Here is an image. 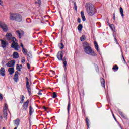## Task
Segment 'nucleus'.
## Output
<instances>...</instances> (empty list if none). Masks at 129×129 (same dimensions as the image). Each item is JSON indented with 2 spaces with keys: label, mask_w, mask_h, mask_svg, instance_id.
Instances as JSON below:
<instances>
[{
  "label": "nucleus",
  "mask_w": 129,
  "mask_h": 129,
  "mask_svg": "<svg viewBox=\"0 0 129 129\" xmlns=\"http://www.w3.org/2000/svg\"><path fill=\"white\" fill-rule=\"evenodd\" d=\"M83 48L84 51L86 54L90 55V56H96V53L94 50L91 49V47L89 46V44L87 42H84Z\"/></svg>",
  "instance_id": "nucleus-1"
},
{
  "label": "nucleus",
  "mask_w": 129,
  "mask_h": 129,
  "mask_svg": "<svg viewBox=\"0 0 129 129\" xmlns=\"http://www.w3.org/2000/svg\"><path fill=\"white\" fill-rule=\"evenodd\" d=\"M6 37L7 40H10L12 39V43L11 44V48H13L15 50H18L19 49V45L17 42V39L15 37H12V34L11 33H7L6 35Z\"/></svg>",
  "instance_id": "nucleus-2"
},
{
  "label": "nucleus",
  "mask_w": 129,
  "mask_h": 129,
  "mask_svg": "<svg viewBox=\"0 0 129 129\" xmlns=\"http://www.w3.org/2000/svg\"><path fill=\"white\" fill-rule=\"evenodd\" d=\"M86 10L89 16H93L95 14L94 6L91 3H87L86 5Z\"/></svg>",
  "instance_id": "nucleus-3"
},
{
  "label": "nucleus",
  "mask_w": 129,
  "mask_h": 129,
  "mask_svg": "<svg viewBox=\"0 0 129 129\" xmlns=\"http://www.w3.org/2000/svg\"><path fill=\"white\" fill-rule=\"evenodd\" d=\"M65 51H59L57 54V58L59 61H63V56Z\"/></svg>",
  "instance_id": "nucleus-4"
},
{
  "label": "nucleus",
  "mask_w": 129,
  "mask_h": 129,
  "mask_svg": "<svg viewBox=\"0 0 129 129\" xmlns=\"http://www.w3.org/2000/svg\"><path fill=\"white\" fill-rule=\"evenodd\" d=\"M26 88L27 89V91L28 92V93L29 95H31L32 94V93L31 92V86H30V83H29V79L28 78H26Z\"/></svg>",
  "instance_id": "nucleus-5"
},
{
  "label": "nucleus",
  "mask_w": 129,
  "mask_h": 129,
  "mask_svg": "<svg viewBox=\"0 0 129 129\" xmlns=\"http://www.w3.org/2000/svg\"><path fill=\"white\" fill-rule=\"evenodd\" d=\"M115 42L116 43L117 45H118L119 47L120 48L121 56L123 61V62L124 63V64H126V61H125V59H124V57L123 56V52H122V49H121V46H120V45H119V43H118V42L117 41V39H116V38H115Z\"/></svg>",
  "instance_id": "nucleus-6"
},
{
  "label": "nucleus",
  "mask_w": 129,
  "mask_h": 129,
  "mask_svg": "<svg viewBox=\"0 0 129 129\" xmlns=\"http://www.w3.org/2000/svg\"><path fill=\"white\" fill-rule=\"evenodd\" d=\"M3 115L4 117H7L8 115V104H5L3 108Z\"/></svg>",
  "instance_id": "nucleus-7"
},
{
  "label": "nucleus",
  "mask_w": 129,
  "mask_h": 129,
  "mask_svg": "<svg viewBox=\"0 0 129 129\" xmlns=\"http://www.w3.org/2000/svg\"><path fill=\"white\" fill-rule=\"evenodd\" d=\"M0 27L2 28L4 32H7L8 31V26L7 24L4 22H0Z\"/></svg>",
  "instance_id": "nucleus-8"
},
{
  "label": "nucleus",
  "mask_w": 129,
  "mask_h": 129,
  "mask_svg": "<svg viewBox=\"0 0 129 129\" xmlns=\"http://www.w3.org/2000/svg\"><path fill=\"white\" fill-rule=\"evenodd\" d=\"M22 20H23V17H22V15L19 13H16V16L15 17V20L16 22H22Z\"/></svg>",
  "instance_id": "nucleus-9"
},
{
  "label": "nucleus",
  "mask_w": 129,
  "mask_h": 129,
  "mask_svg": "<svg viewBox=\"0 0 129 129\" xmlns=\"http://www.w3.org/2000/svg\"><path fill=\"white\" fill-rule=\"evenodd\" d=\"M16 15H17V13H9L10 20H11V21H15L16 19Z\"/></svg>",
  "instance_id": "nucleus-10"
},
{
  "label": "nucleus",
  "mask_w": 129,
  "mask_h": 129,
  "mask_svg": "<svg viewBox=\"0 0 129 129\" xmlns=\"http://www.w3.org/2000/svg\"><path fill=\"white\" fill-rule=\"evenodd\" d=\"M15 63H16V61H15L14 60H11L8 62L7 63H6V66L7 67H13V66H15Z\"/></svg>",
  "instance_id": "nucleus-11"
},
{
  "label": "nucleus",
  "mask_w": 129,
  "mask_h": 129,
  "mask_svg": "<svg viewBox=\"0 0 129 129\" xmlns=\"http://www.w3.org/2000/svg\"><path fill=\"white\" fill-rule=\"evenodd\" d=\"M29 106V100H27L25 102H24L23 105V110H27L28 107Z\"/></svg>",
  "instance_id": "nucleus-12"
},
{
  "label": "nucleus",
  "mask_w": 129,
  "mask_h": 129,
  "mask_svg": "<svg viewBox=\"0 0 129 129\" xmlns=\"http://www.w3.org/2000/svg\"><path fill=\"white\" fill-rule=\"evenodd\" d=\"M13 79L15 82H18V80H19V72H15Z\"/></svg>",
  "instance_id": "nucleus-13"
},
{
  "label": "nucleus",
  "mask_w": 129,
  "mask_h": 129,
  "mask_svg": "<svg viewBox=\"0 0 129 129\" xmlns=\"http://www.w3.org/2000/svg\"><path fill=\"white\" fill-rule=\"evenodd\" d=\"M16 33H18L19 37V39H21V38L22 37V36H24V31H22V30H17L16 31Z\"/></svg>",
  "instance_id": "nucleus-14"
},
{
  "label": "nucleus",
  "mask_w": 129,
  "mask_h": 129,
  "mask_svg": "<svg viewBox=\"0 0 129 129\" xmlns=\"http://www.w3.org/2000/svg\"><path fill=\"white\" fill-rule=\"evenodd\" d=\"M0 74L2 76H5V75H6V71L5 70V68H1Z\"/></svg>",
  "instance_id": "nucleus-15"
},
{
  "label": "nucleus",
  "mask_w": 129,
  "mask_h": 129,
  "mask_svg": "<svg viewBox=\"0 0 129 129\" xmlns=\"http://www.w3.org/2000/svg\"><path fill=\"white\" fill-rule=\"evenodd\" d=\"M1 44L3 48H6V47H7V45H8V42H7V41L1 40Z\"/></svg>",
  "instance_id": "nucleus-16"
},
{
  "label": "nucleus",
  "mask_w": 129,
  "mask_h": 129,
  "mask_svg": "<svg viewBox=\"0 0 129 129\" xmlns=\"http://www.w3.org/2000/svg\"><path fill=\"white\" fill-rule=\"evenodd\" d=\"M8 72H9V74L12 75V74L15 73V69H14V68H10L8 69Z\"/></svg>",
  "instance_id": "nucleus-17"
},
{
  "label": "nucleus",
  "mask_w": 129,
  "mask_h": 129,
  "mask_svg": "<svg viewBox=\"0 0 129 129\" xmlns=\"http://www.w3.org/2000/svg\"><path fill=\"white\" fill-rule=\"evenodd\" d=\"M20 122H21V121L19 119H16L14 120V124L17 125V127L20 125Z\"/></svg>",
  "instance_id": "nucleus-18"
},
{
  "label": "nucleus",
  "mask_w": 129,
  "mask_h": 129,
  "mask_svg": "<svg viewBox=\"0 0 129 129\" xmlns=\"http://www.w3.org/2000/svg\"><path fill=\"white\" fill-rule=\"evenodd\" d=\"M13 58L14 59H18L19 58V53L17 52H14L13 53Z\"/></svg>",
  "instance_id": "nucleus-19"
},
{
  "label": "nucleus",
  "mask_w": 129,
  "mask_h": 129,
  "mask_svg": "<svg viewBox=\"0 0 129 129\" xmlns=\"http://www.w3.org/2000/svg\"><path fill=\"white\" fill-rule=\"evenodd\" d=\"M94 44L95 45V49L97 50V52H99V49H98V44H97V42L96 41H94Z\"/></svg>",
  "instance_id": "nucleus-20"
},
{
  "label": "nucleus",
  "mask_w": 129,
  "mask_h": 129,
  "mask_svg": "<svg viewBox=\"0 0 129 129\" xmlns=\"http://www.w3.org/2000/svg\"><path fill=\"white\" fill-rule=\"evenodd\" d=\"M81 17H82V21H86V19L85 18V16H84V12H83V11H82L81 12Z\"/></svg>",
  "instance_id": "nucleus-21"
},
{
  "label": "nucleus",
  "mask_w": 129,
  "mask_h": 129,
  "mask_svg": "<svg viewBox=\"0 0 129 129\" xmlns=\"http://www.w3.org/2000/svg\"><path fill=\"white\" fill-rule=\"evenodd\" d=\"M101 83L102 84V86H103V87L105 88V81H104V79H103V78H102L101 79Z\"/></svg>",
  "instance_id": "nucleus-22"
},
{
  "label": "nucleus",
  "mask_w": 129,
  "mask_h": 129,
  "mask_svg": "<svg viewBox=\"0 0 129 129\" xmlns=\"http://www.w3.org/2000/svg\"><path fill=\"white\" fill-rule=\"evenodd\" d=\"M109 26L110 27V28H111L112 31H113V32H115V29L114 28V25L113 24H111L110 23H109Z\"/></svg>",
  "instance_id": "nucleus-23"
},
{
  "label": "nucleus",
  "mask_w": 129,
  "mask_h": 129,
  "mask_svg": "<svg viewBox=\"0 0 129 129\" xmlns=\"http://www.w3.org/2000/svg\"><path fill=\"white\" fill-rule=\"evenodd\" d=\"M22 68H23V66H22V64H21L20 66H19V64L17 65L16 70L17 71H21V69Z\"/></svg>",
  "instance_id": "nucleus-24"
},
{
  "label": "nucleus",
  "mask_w": 129,
  "mask_h": 129,
  "mask_svg": "<svg viewBox=\"0 0 129 129\" xmlns=\"http://www.w3.org/2000/svg\"><path fill=\"white\" fill-rule=\"evenodd\" d=\"M120 13L121 14V17L123 18L124 17V14H123V9L122 7H120Z\"/></svg>",
  "instance_id": "nucleus-25"
},
{
  "label": "nucleus",
  "mask_w": 129,
  "mask_h": 129,
  "mask_svg": "<svg viewBox=\"0 0 129 129\" xmlns=\"http://www.w3.org/2000/svg\"><path fill=\"white\" fill-rule=\"evenodd\" d=\"M82 28H83V26H82V25L80 24L78 26V31H81L82 30Z\"/></svg>",
  "instance_id": "nucleus-26"
},
{
  "label": "nucleus",
  "mask_w": 129,
  "mask_h": 129,
  "mask_svg": "<svg viewBox=\"0 0 129 129\" xmlns=\"http://www.w3.org/2000/svg\"><path fill=\"white\" fill-rule=\"evenodd\" d=\"M30 111H29V114L30 115H32V114L33 113L34 110L32 109V107H30Z\"/></svg>",
  "instance_id": "nucleus-27"
},
{
  "label": "nucleus",
  "mask_w": 129,
  "mask_h": 129,
  "mask_svg": "<svg viewBox=\"0 0 129 129\" xmlns=\"http://www.w3.org/2000/svg\"><path fill=\"white\" fill-rule=\"evenodd\" d=\"M25 100V96H24V95L22 96V98L21 99V101H20V103H24V101Z\"/></svg>",
  "instance_id": "nucleus-28"
},
{
  "label": "nucleus",
  "mask_w": 129,
  "mask_h": 129,
  "mask_svg": "<svg viewBox=\"0 0 129 129\" xmlns=\"http://www.w3.org/2000/svg\"><path fill=\"white\" fill-rule=\"evenodd\" d=\"M86 39V37L85 35H83L82 37H80V40L82 42H83Z\"/></svg>",
  "instance_id": "nucleus-29"
},
{
  "label": "nucleus",
  "mask_w": 129,
  "mask_h": 129,
  "mask_svg": "<svg viewBox=\"0 0 129 129\" xmlns=\"http://www.w3.org/2000/svg\"><path fill=\"white\" fill-rule=\"evenodd\" d=\"M118 111L121 116H122V117H124V115H123V113H122V112H121L120 110H118Z\"/></svg>",
  "instance_id": "nucleus-30"
},
{
  "label": "nucleus",
  "mask_w": 129,
  "mask_h": 129,
  "mask_svg": "<svg viewBox=\"0 0 129 129\" xmlns=\"http://www.w3.org/2000/svg\"><path fill=\"white\" fill-rule=\"evenodd\" d=\"M86 121L87 125L88 128H89V119H88V118H86Z\"/></svg>",
  "instance_id": "nucleus-31"
},
{
  "label": "nucleus",
  "mask_w": 129,
  "mask_h": 129,
  "mask_svg": "<svg viewBox=\"0 0 129 129\" xmlns=\"http://www.w3.org/2000/svg\"><path fill=\"white\" fill-rule=\"evenodd\" d=\"M70 110V101H69L68 105V112L69 113V111Z\"/></svg>",
  "instance_id": "nucleus-32"
},
{
  "label": "nucleus",
  "mask_w": 129,
  "mask_h": 129,
  "mask_svg": "<svg viewBox=\"0 0 129 129\" xmlns=\"http://www.w3.org/2000/svg\"><path fill=\"white\" fill-rule=\"evenodd\" d=\"M113 69L114 70H116V71H117V70H118V67H117V65H115L113 67Z\"/></svg>",
  "instance_id": "nucleus-33"
},
{
  "label": "nucleus",
  "mask_w": 129,
  "mask_h": 129,
  "mask_svg": "<svg viewBox=\"0 0 129 129\" xmlns=\"http://www.w3.org/2000/svg\"><path fill=\"white\" fill-rule=\"evenodd\" d=\"M36 5H38V6H41V0H38L37 2H35Z\"/></svg>",
  "instance_id": "nucleus-34"
},
{
  "label": "nucleus",
  "mask_w": 129,
  "mask_h": 129,
  "mask_svg": "<svg viewBox=\"0 0 129 129\" xmlns=\"http://www.w3.org/2000/svg\"><path fill=\"white\" fill-rule=\"evenodd\" d=\"M62 61H64L63 65L64 66V69L66 70V69H67V68H66V66L67 65V61H66V60H63Z\"/></svg>",
  "instance_id": "nucleus-35"
},
{
  "label": "nucleus",
  "mask_w": 129,
  "mask_h": 129,
  "mask_svg": "<svg viewBox=\"0 0 129 129\" xmlns=\"http://www.w3.org/2000/svg\"><path fill=\"white\" fill-rule=\"evenodd\" d=\"M59 47L60 49H64V45H63V43H60L59 44Z\"/></svg>",
  "instance_id": "nucleus-36"
},
{
  "label": "nucleus",
  "mask_w": 129,
  "mask_h": 129,
  "mask_svg": "<svg viewBox=\"0 0 129 129\" xmlns=\"http://www.w3.org/2000/svg\"><path fill=\"white\" fill-rule=\"evenodd\" d=\"M22 52L23 53L25 54V55H27V53H28L27 51L25 49L24 47L22 48Z\"/></svg>",
  "instance_id": "nucleus-37"
},
{
  "label": "nucleus",
  "mask_w": 129,
  "mask_h": 129,
  "mask_svg": "<svg viewBox=\"0 0 129 129\" xmlns=\"http://www.w3.org/2000/svg\"><path fill=\"white\" fill-rule=\"evenodd\" d=\"M6 63H7V60L6 59H4L3 60H2V64L3 66H5V64H6Z\"/></svg>",
  "instance_id": "nucleus-38"
},
{
  "label": "nucleus",
  "mask_w": 129,
  "mask_h": 129,
  "mask_svg": "<svg viewBox=\"0 0 129 129\" xmlns=\"http://www.w3.org/2000/svg\"><path fill=\"white\" fill-rule=\"evenodd\" d=\"M52 97L53 98H56V97H57V94H56V92H53Z\"/></svg>",
  "instance_id": "nucleus-39"
},
{
  "label": "nucleus",
  "mask_w": 129,
  "mask_h": 129,
  "mask_svg": "<svg viewBox=\"0 0 129 129\" xmlns=\"http://www.w3.org/2000/svg\"><path fill=\"white\" fill-rule=\"evenodd\" d=\"M27 55L30 58L32 57V52H28Z\"/></svg>",
  "instance_id": "nucleus-40"
},
{
  "label": "nucleus",
  "mask_w": 129,
  "mask_h": 129,
  "mask_svg": "<svg viewBox=\"0 0 129 129\" xmlns=\"http://www.w3.org/2000/svg\"><path fill=\"white\" fill-rule=\"evenodd\" d=\"M74 9L76 11H77V6H76V3H74Z\"/></svg>",
  "instance_id": "nucleus-41"
},
{
  "label": "nucleus",
  "mask_w": 129,
  "mask_h": 129,
  "mask_svg": "<svg viewBox=\"0 0 129 129\" xmlns=\"http://www.w3.org/2000/svg\"><path fill=\"white\" fill-rule=\"evenodd\" d=\"M0 100H3V95L0 94Z\"/></svg>",
  "instance_id": "nucleus-42"
},
{
  "label": "nucleus",
  "mask_w": 129,
  "mask_h": 129,
  "mask_svg": "<svg viewBox=\"0 0 129 129\" xmlns=\"http://www.w3.org/2000/svg\"><path fill=\"white\" fill-rule=\"evenodd\" d=\"M3 2L2 1V0H1V1H0V6H2L3 7V6H4L3 5Z\"/></svg>",
  "instance_id": "nucleus-43"
},
{
  "label": "nucleus",
  "mask_w": 129,
  "mask_h": 129,
  "mask_svg": "<svg viewBox=\"0 0 129 129\" xmlns=\"http://www.w3.org/2000/svg\"><path fill=\"white\" fill-rule=\"evenodd\" d=\"M38 95H42V93L41 92V91H39L38 93Z\"/></svg>",
  "instance_id": "nucleus-44"
},
{
  "label": "nucleus",
  "mask_w": 129,
  "mask_h": 129,
  "mask_svg": "<svg viewBox=\"0 0 129 129\" xmlns=\"http://www.w3.org/2000/svg\"><path fill=\"white\" fill-rule=\"evenodd\" d=\"M27 68H28V69H30V63H27Z\"/></svg>",
  "instance_id": "nucleus-45"
},
{
  "label": "nucleus",
  "mask_w": 129,
  "mask_h": 129,
  "mask_svg": "<svg viewBox=\"0 0 129 129\" xmlns=\"http://www.w3.org/2000/svg\"><path fill=\"white\" fill-rule=\"evenodd\" d=\"M78 22L79 23H81V19H80V18H78Z\"/></svg>",
  "instance_id": "nucleus-46"
},
{
  "label": "nucleus",
  "mask_w": 129,
  "mask_h": 129,
  "mask_svg": "<svg viewBox=\"0 0 129 129\" xmlns=\"http://www.w3.org/2000/svg\"><path fill=\"white\" fill-rule=\"evenodd\" d=\"M25 59H22V60H21V62H22V63H24V62H25Z\"/></svg>",
  "instance_id": "nucleus-47"
},
{
  "label": "nucleus",
  "mask_w": 129,
  "mask_h": 129,
  "mask_svg": "<svg viewBox=\"0 0 129 129\" xmlns=\"http://www.w3.org/2000/svg\"><path fill=\"white\" fill-rule=\"evenodd\" d=\"M113 20L115 21V15L114 14L113 17Z\"/></svg>",
  "instance_id": "nucleus-48"
},
{
  "label": "nucleus",
  "mask_w": 129,
  "mask_h": 129,
  "mask_svg": "<svg viewBox=\"0 0 129 129\" xmlns=\"http://www.w3.org/2000/svg\"><path fill=\"white\" fill-rule=\"evenodd\" d=\"M113 118L115 119V120H116V118H115V116H114V114H113Z\"/></svg>",
  "instance_id": "nucleus-49"
},
{
  "label": "nucleus",
  "mask_w": 129,
  "mask_h": 129,
  "mask_svg": "<svg viewBox=\"0 0 129 129\" xmlns=\"http://www.w3.org/2000/svg\"><path fill=\"white\" fill-rule=\"evenodd\" d=\"M21 46L22 47V49L23 48H24V45H23V43L21 44Z\"/></svg>",
  "instance_id": "nucleus-50"
},
{
  "label": "nucleus",
  "mask_w": 129,
  "mask_h": 129,
  "mask_svg": "<svg viewBox=\"0 0 129 129\" xmlns=\"http://www.w3.org/2000/svg\"><path fill=\"white\" fill-rule=\"evenodd\" d=\"M107 23H108V24H109V20H107Z\"/></svg>",
  "instance_id": "nucleus-51"
},
{
  "label": "nucleus",
  "mask_w": 129,
  "mask_h": 129,
  "mask_svg": "<svg viewBox=\"0 0 129 129\" xmlns=\"http://www.w3.org/2000/svg\"><path fill=\"white\" fill-rule=\"evenodd\" d=\"M3 129H6V127H4L3 128Z\"/></svg>",
  "instance_id": "nucleus-52"
},
{
  "label": "nucleus",
  "mask_w": 129,
  "mask_h": 129,
  "mask_svg": "<svg viewBox=\"0 0 129 129\" xmlns=\"http://www.w3.org/2000/svg\"><path fill=\"white\" fill-rule=\"evenodd\" d=\"M113 37H114V35H113Z\"/></svg>",
  "instance_id": "nucleus-53"
}]
</instances>
